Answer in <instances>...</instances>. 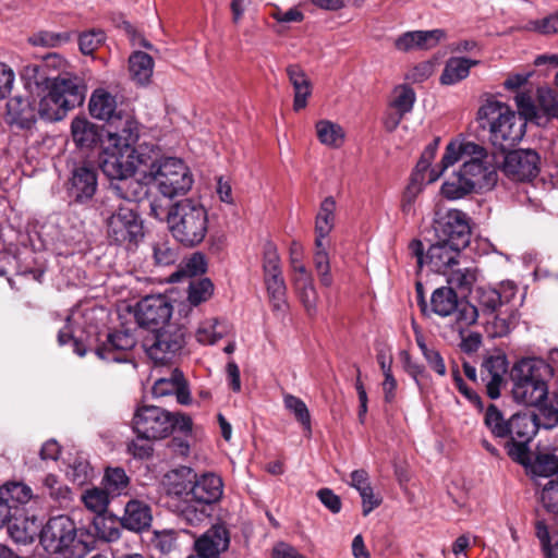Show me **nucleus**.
<instances>
[{"label": "nucleus", "mask_w": 558, "mask_h": 558, "mask_svg": "<svg viewBox=\"0 0 558 558\" xmlns=\"http://www.w3.org/2000/svg\"><path fill=\"white\" fill-rule=\"evenodd\" d=\"M526 465H530L534 476L550 477L558 473V457L554 453H538Z\"/></svg>", "instance_id": "44"}, {"label": "nucleus", "mask_w": 558, "mask_h": 558, "mask_svg": "<svg viewBox=\"0 0 558 558\" xmlns=\"http://www.w3.org/2000/svg\"><path fill=\"white\" fill-rule=\"evenodd\" d=\"M136 345L135 336L129 330H114L99 340L94 348L95 354L106 362H125L126 354Z\"/></svg>", "instance_id": "20"}, {"label": "nucleus", "mask_w": 558, "mask_h": 558, "mask_svg": "<svg viewBox=\"0 0 558 558\" xmlns=\"http://www.w3.org/2000/svg\"><path fill=\"white\" fill-rule=\"evenodd\" d=\"M484 422L496 438L508 439V456L513 461L526 465L530 460L529 444L537 434L539 426L536 415L515 413L506 420L502 412L495 404H490L486 409Z\"/></svg>", "instance_id": "2"}, {"label": "nucleus", "mask_w": 558, "mask_h": 558, "mask_svg": "<svg viewBox=\"0 0 558 558\" xmlns=\"http://www.w3.org/2000/svg\"><path fill=\"white\" fill-rule=\"evenodd\" d=\"M8 534L16 545H29L37 537L40 541L41 525H4Z\"/></svg>", "instance_id": "49"}, {"label": "nucleus", "mask_w": 558, "mask_h": 558, "mask_svg": "<svg viewBox=\"0 0 558 558\" xmlns=\"http://www.w3.org/2000/svg\"><path fill=\"white\" fill-rule=\"evenodd\" d=\"M506 373V361L500 356H489L484 360L481 367V378L486 385L487 395L490 399L500 396V387Z\"/></svg>", "instance_id": "27"}, {"label": "nucleus", "mask_w": 558, "mask_h": 558, "mask_svg": "<svg viewBox=\"0 0 558 558\" xmlns=\"http://www.w3.org/2000/svg\"><path fill=\"white\" fill-rule=\"evenodd\" d=\"M337 204L332 196L325 197L320 203L315 218V240L327 241L335 228Z\"/></svg>", "instance_id": "33"}, {"label": "nucleus", "mask_w": 558, "mask_h": 558, "mask_svg": "<svg viewBox=\"0 0 558 558\" xmlns=\"http://www.w3.org/2000/svg\"><path fill=\"white\" fill-rule=\"evenodd\" d=\"M66 475L74 484L83 486L92 480L93 469L86 459L76 458L69 465Z\"/></svg>", "instance_id": "53"}, {"label": "nucleus", "mask_w": 558, "mask_h": 558, "mask_svg": "<svg viewBox=\"0 0 558 558\" xmlns=\"http://www.w3.org/2000/svg\"><path fill=\"white\" fill-rule=\"evenodd\" d=\"M293 281L306 313L314 316L317 312L318 298L311 276L294 277Z\"/></svg>", "instance_id": "40"}, {"label": "nucleus", "mask_w": 558, "mask_h": 558, "mask_svg": "<svg viewBox=\"0 0 558 558\" xmlns=\"http://www.w3.org/2000/svg\"><path fill=\"white\" fill-rule=\"evenodd\" d=\"M225 332L226 326L223 324L217 319L207 320L198 327L196 339L203 344H214L223 337Z\"/></svg>", "instance_id": "52"}, {"label": "nucleus", "mask_w": 558, "mask_h": 558, "mask_svg": "<svg viewBox=\"0 0 558 558\" xmlns=\"http://www.w3.org/2000/svg\"><path fill=\"white\" fill-rule=\"evenodd\" d=\"M313 260L320 283L325 287H330L332 284V276L330 274L327 241L315 240V253Z\"/></svg>", "instance_id": "41"}, {"label": "nucleus", "mask_w": 558, "mask_h": 558, "mask_svg": "<svg viewBox=\"0 0 558 558\" xmlns=\"http://www.w3.org/2000/svg\"><path fill=\"white\" fill-rule=\"evenodd\" d=\"M0 496L7 504L15 506L20 512L19 506L27 504L33 498V492L22 482H11L0 487Z\"/></svg>", "instance_id": "39"}, {"label": "nucleus", "mask_w": 558, "mask_h": 558, "mask_svg": "<svg viewBox=\"0 0 558 558\" xmlns=\"http://www.w3.org/2000/svg\"><path fill=\"white\" fill-rule=\"evenodd\" d=\"M71 39L70 33L39 32L34 35L32 43L36 46L58 47Z\"/></svg>", "instance_id": "61"}, {"label": "nucleus", "mask_w": 558, "mask_h": 558, "mask_svg": "<svg viewBox=\"0 0 558 558\" xmlns=\"http://www.w3.org/2000/svg\"><path fill=\"white\" fill-rule=\"evenodd\" d=\"M316 134L318 141L328 147H340L345 137L344 130L338 123L329 120H320L316 123Z\"/></svg>", "instance_id": "38"}, {"label": "nucleus", "mask_w": 558, "mask_h": 558, "mask_svg": "<svg viewBox=\"0 0 558 558\" xmlns=\"http://www.w3.org/2000/svg\"><path fill=\"white\" fill-rule=\"evenodd\" d=\"M541 502L549 512H558V482L548 481L541 492Z\"/></svg>", "instance_id": "62"}, {"label": "nucleus", "mask_w": 558, "mask_h": 558, "mask_svg": "<svg viewBox=\"0 0 558 558\" xmlns=\"http://www.w3.org/2000/svg\"><path fill=\"white\" fill-rule=\"evenodd\" d=\"M433 229L435 236L441 241H448L456 246L466 247L470 244L471 227L468 215L459 209L437 211Z\"/></svg>", "instance_id": "16"}, {"label": "nucleus", "mask_w": 558, "mask_h": 558, "mask_svg": "<svg viewBox=\"0 0 558 558\" xmlns=\"http://www.w3.org/2000/svg\"><path fill=\"white\" fill-rule=\"evenodd\" d=\"M147 162L145 155L136 148L116 147L106 145L101 154L99 166L110 180L123 179L134 175L137 167Z\"/></svg>", "instance_id": "15"}, {"label": "nucleus", "mask_w": 558, "mask_h": 558, "mask_svg": "<svg viewBox=\"0 0 558 558\" xmlns=\"http://www.w3.org/2000/svg\"><path fill=\"white\" fill-rule=\"evenodd\" d=\"M71 135L80 148H92L101 140L100 128L85 117H76L71 122Z\"/></svg>", "instance_id": "31"}, {"label": "nucleus", "mask_w": 558, "mask_h": 558, "mask_svg": "<svg viewBox=\"0 0 558 558\" xmlns=\"http://www.w3.org/2000/svg\"><path fill=\"white\" fill-rule=\"evenodd\" d=\"M558 525H536V537L545 558H558Z\"/></svg>", "instance_id": "42"}, {"label": "nucleus", "mask_w": 558, "mask_h": 558, "mask_svg": "<svg viewBox=\"0 0 558 558\" xmlns=\"http://www.w3.org/2000/svg\"><path fill=\"white\" fill-rule=\"evenodd\" d=\"M434 72V64L430 61H424L416 65H414L412 69H410L407 73L404 78L412 83H422L425 82Z\"/></svg>", "instance_id": "63"}, {"label": "nucleus", "mask_w": 558, "mask_h": 558, "mask_svg": "<svg viewBox=\"0 0 558 558\" xmlns=\"http://www.w3.org/2000/svg\"><path fill=\"white\" fill-rule=\"evenodd\" d=\"M99 210L111 244L133 250L143 241L144 225L134 206L117 202L113 197H105Z\"/></svg>", "instance_id": "6"}, {"label": "nucleus", "mask_w": 558, "mask_h": 558, "mask_svg": "<svg viewBox=\"0 0 558 558\" xmlns=\"http://www.w3.org/2000/svg\"><path fill=\"white\" fill-rule=\"evenodd\" d=\"M464 246H456L448 241L436 239L427 252L424 251V245L421 240L414 239L409 243V254L416 259L418 269L424 265L429 266L430 270L438 274H447L454 265L459 264L461 251Z\"/></svg>", "instance_id": "12"}, {"label": "nucleus", "mask_w": 558, "mask_h": 558, "mask_svg": "<svg viewBox=\"0 0 558 558\" xmlns=\"http://www.w3.org/2000/svg\"><path fill=\"white\" fill-rule=\"evenodd\" d=\"M133 432L146 440H161L174 430L189 437L193 432V422L187 414L171 413L160 407H138L132 418Z\"/></svg>", "instance_id": "9"}, {"label": "nucleus", "mask_w": 558, "mask_h": 558, "mask_svg": "<svg viewBox=\"0 0 558 558\" xmlns=\"http://www.w3.org/2000/svg\"><path fill=\"white\" fill-rule=\"evenodd\" d=\"M482 146L470 141L452 140L448 143L440 163L429 172L428 182H434L451 166L468 157L469 154H478Z\"/></svg>", "instance_id": "23"}, {"label": "nucleus", "mask_w": 558, "mask_h": 558, "mask_svg": "<svg viewBox=\"0 0 558 558\" xmlns=\"http://www.w3.org/2000/svg\"><path fill=\"white\" fill-rule=\"evenodd\" d=\"M173 306L168 296L162 294L147 295L142 299L135 308V319L142 327L158 329L171 318Z\"/></svg>", "instance_id": "19"}, {"label": "nucleus", "mask_w": 558, "mask_h": 558, "mask_svg": "<svg viewBox=\"0 0 558 558\" xmlns=\"http://www.w3.org/2000/svg\"><path fill=\"white\" fill-rule=\"evenodd\" d=\"M515 294V287L511 283L502 284L501 290L490 287H478L476 289V299L481 308L488 313H494L499 306L510 302Z\"/></svg>", "instance_id": "28"}, {"label": "nucleus", "mask_w": 558, "mask_h": 558, "mask_svg": "<svg viewBox=\"0 0 558 558\" xmlns=\"http://www.w3.org/2000/svg\"><path fill=\"white\" fill-rule=\"evenodd\" d=\"M283 403L286 409L292 413L295 420L302 425L305 434L310 436L312 434V422L311 414L305 402L293 395H286L283 397Z\"/></svg>", "instance_id": "43"}, {"label": "nucleus", "mask_w": 558, "mask_h": 558, "mask_svg": "<svg viewBox=\"0 0 558 558\" xmlns=\"http://www.w3.org/2000/svg\"><path fill=\"white\" fill-rule=\"evenodd\" d=\"M7 122L19 129H31L36 122V109L28 98L12 97L7 102Z\"/></svg>", "instance_id": "26"}, {"label": "nucleus", "mask_w": 558, "mask_h": 558, "mask_svg": "<svg viewBox=\"0 0 558 558\" xmlns=\"http://www.w3.org/2000/svg\"><path fill=\"white\" fill-rule=\"evenodd\" d=\"M107 145L116 147L135 148V144L140 138L138 122L126 112H120L118 118H114L107 124Z\"/></svg>", "instance_id": "21"}, {"label": "nucleus", "mask_w": 558, "mask_h": 558, "mask_svg": "<svg viewBox=\"0 0 558 558\" xmlns=\"http://www.w3.org/2000/svg\"><path fill=\"white\" fill-rule=\"evenodd\" d=\"M184 384L183 373L174 368L169 378L162 377L155 381L151 392L155 397H165L179 390L180 385Z\"/></svg>", "instance_id": "50"}, {"label": "nucleus", "mask_w": 558, "mask_h": 558, "mask_svg": "<svg viewBox=\"0 0 558 558\" xmlns=\"http://www.w3.org/2000/svg\"><path fill=\"white\" fill-rule=\"evenodd\" d=\"M349 485L355 488L362 499L363 513L368 514L381 502V497L374 493L366 470H354L350 473Z\"/></svg>", "instance_id": "30"}, {"label": "nucleus", "mask_w": 558, "mask_h": 558, "mask_svg": "<svg viewBox=\"0 0 558 558\" xmlns=\"http://www.w3.org/2000/svg\"><path fill=\"white\" fill-rule=\"evenodd\" d=\"M519 112L525 121L527 119L538 121L537 100L534 101L526 93H519L514 97Z\"/></svg>", "instance_id": "60"}, {"label": "nucleus", "mask_w": 558, "mask_h": 558, "mask_svg": "<svg viewBox=\"0 0 558 558\" xmlns=\"http://www.w3.org/2000/svg\"><path fill=\"white\" fill-rule=\"evenodd\" d=\"M106 39V35L101 29H92L82 33L78 37V47L82 53L93 54Z\"/></svg>", "instance_id": "57"}, {"label": "nucleus", "mask_w": 558, "mask_h": 558, "mask_svg": "<svg viewBox=\"0 0 558 558\" xmlns=\"http://www.w3.org/2000/svg\"><path fill=\"white\" fill-rule=\"evenodd\" d=\"M289 82L293 87V109L300 111L307 105V99L312 95V83L304 70L298 64H290L286 69Z\"/></svg>", "instance_id": "29"}, {"label": "nucleus", "mask_w": 558, "mask_h": 558, "mask_svg": "<svg viewBox=\"0 0 558 558\" xmlns=\"http://www.w3.org/2000/svg\"><path fill=\"white\" fill-rule=\"evenodd\" d=\"M132 78L140 85L149 83L154 70L153 58L143 51H135L129 58Z\"/></svg>", "instance_id": "36"}, {"label": "nucleus", "mask_w": 558, "mask_h": 558, "mask_svg": "<svg viewBox=\"0 0 558 558\" xmlns=\"http://www.w3.org/2000/svg\"><path fill=\"white\" fill-rule=\"evenodd\" d=\"M477 63L478 61L470 60L466 58H450L446 62L444 71L440 75V83L444 85H453L459 83L469 76L471 68Z\"/></svg>", "instance_id": "35"}, {"label": "nucleus", "mask_w": 558, "mask_h": 558, "mask_svg": "<svg viewBox=\"0 0 558 558\" xmlns=\"http://www.w3.org/2000/svg\"><path fill=\"white\" fill-rule=\"evenodd\" d=\"M537 111L538 121L558 119V92L548 87L537 88Z\"/></svg>", "instance_id": "37"}, {"label": "nucleus", "mask_w": 558, "mask_h": 558, "mask_svg": "<svg viewBox=\"0 0 558 558\" xmlns=\"http://www.w3.org/2000/svg\"><path fill=\"white\" fill-rule=\"evenodd\" d=\"M39 102L37 113L46 121L62 120L66 113L81 106L85 99V87L72 74H59L37 82Z\"/></svg>", "instance_id": "4"}, {"label": "nucleus", "mask_w": 558, "mask_h": 558, "mask_svg": "<svg viewBox=\"0 0 558 558\" xmlns=\"http://www.w3.org/2000/svg\"><path fill=\"white\" fill-rule=\"evenodd\" d=\"M432 311L440 316L447 317L459 308L458 295L451 287H440L436 289L430 298Z\"/></svg>", "instance_id": "34"}, {"label": "nucleus", "mask_w": 558, "mask_h": 558, "mask_svg": "<svg viewBox=\"0 0 558 558\" xmlns=\"http://www.w3.org/2000/svg\"><path fill=\"white\" fill-rule=\"evenodd\" d=\"M120 535L116 525H41L40 545L61 558H83L96 547L97 541L110 543Z\"/></svg>", "instance_id": "1"}, {"label": "nucleus", "mask_w": 558, "mask_h": 558, "mask_svg": "<svg viewBox=\"0 0 558 558\" xmlns=\"http://www.w3.org/2000/svg\"><path fill=\"white\" fill-rule=\"evenodd\" d=\"M214 292V284L208 278L194 279L189 284V302L197 306L207 301Z\"/></svg>", "instance_id": "51"}, {"label": "nucleus", "mask_w": 558, "mask_h": 558, "mask_svg": "<svg viewBox=\"0 0 558 558\" xmlns=\"http://www.w3.org/2000/svg\"><path fill=\"white\" fill-rule=\"evenodd\" d=\"M173 477L182 482L172 483V492L177 495L191 493L198 506L187 505L182 514L186 523H203L208 518V507L217 502L223 492V483L215 473L197 475L191 468L182 466L173 471Z\"/></svg>", "instance_id": "3"}, {"label": "nucleus", "mask_w": 558, "mask_h": 558, "mask_svg": "<svg viewBox=\"0 0 558 558\" xmlns=\"http://www.w3.org/2000/svg\"><path fill=\"white\" fill-rule=\"evenodd\" d=\"M416 100L415 92L408 85H400L395 89V98L391 106L401 114L412 111Z\"/></svg>", "instance_id": "54"}, {"label": "nucleus", "mask_w": 558, "mask_h": 558, "mask_svg": "<svg viewBox=\"0 0 558 558\" xmlns=\"http://www.w3.org/2000/svg\"><path fill=\"white\" fill-rule=\"evenodd\" d=\"M539 160L533 149L511 150L505 155L501 171L512 181H531L539 172Z\"/></svg>", "instance_id": "18"}, {"label": "nucleus", "mask_w": 558, "mask_h": 558, "mask_svg": "<svg viewBox=\"0 0 558 558\" xmlns=\"http://www.w3.org/2000/svg\"><path fill=\"white\" fill-rule=\"evenodd\" d=\"M151 520V510L147 504L141 500H130L120 523H150Z\"/></svg>", "instance_id": "46"}, {"label": "nucleus", "mask_w": 558, "mask_h": 558, "mask_svg": "<svg viewBox=\"0 0 558 558\" xmlns=\"http://www.w3.org/2000/svg\"><path fill=\"white\" fill-rule=\"evenodd\" d=\"M155 263L160 266L172 265L177 260V251L167 241H158L153 245Z\"/></svg>", "instance_id": "58"}, {"label": "nucleus", "mask_w": 558, "mask_h": 558, "mask_svg": "<svg viewBox=\"0 0 558 558\" xmlns=\"http://www.w3.org/2000/svg\"><path fill=\"white\" fill-rule=\"evenodd\" d=\"M148 191L147 184L133 178V175L123 177V179L111 182V195H107L106 197H113L117 202L131 205V203H138L145 199L148 195Z\"/></svg>", "instance_id": "25"}, {"label": "nucleus", "mask_w": 558, "mask_h": 558, "mask_svg": "<svg viewBox=\"0 0 558 558\" xmlns=\"http://www.w3.org/2000/svg\"><path fill=\"white\" fill-rule=\"evenodd\" d=\"M88 107L92 117L104 120L107 124L123 112L118 110L116 97L101 88L92 94Z\"/></svg>", "instance_id": "32"}, {"label": "nucleus", "mask_w": 558, "mask_h": 558, "mask_svg": "<svg viewBox=\"0 0 558 558\" xmlns=\"http://www.w3.org/2000/svg\"><path fill=\"white\" fill-rule=\"evenodd\" d=\"M98 171L90 161L73 166L66 182L68 196L77 204L88 203L97 192Z\"/></svg>", "instance_id": "17"}, {"label": "nucleus", "mask_w": 558, "mask_h": 558, "mask_svg": "<svg viewBox=\"0 0 558 558\" xmlns=\"http://www.w3.org/2000/svg\"><path fill=\"white\" fill-rule=\"evenodd\" d=\"M109 493L106 489L93 488L87 490L83 496V501L87 509L96 514H102L109 504Z\"/></svg>", "instance_id": "55"}, {"label": "nucleus", "mask_w": 558, "mask_h": 558, "mask_svg": "<svg viewBox=\"0 0 558 558\" xmlns=\"http://www.w3.org/2000/svg\"><path fill=\"white\" fill-rule=\"evenodd\" d=\"M264 283L275 313H284L288 308L287 286L282 276L280 257L276 245L267 242L263 257Z\"/></svg>", "instance_id": "13"}, {"label": "nucleus", "mask_w": 558, "mask_h": 558, "mask_svg": "<svg viewBox=\"0 0 558 558\" xmlns=\"http://www.w3.org/2000/svg\"><path fill=\"white\" fill-rule=\"evenodd\" d=\"M519 322V313L517 310L500 311L492 320V329L494 337L507 336Z\"/></svg>", "instance_id": "47"}, {"label": "nucleus", "mask_w": 558, "mask_h": 558, "mask_svg": "<svg viewBox=\"0 0 558 558\" xmlns=\"http://www.w3.org/2000/svg\"><path fill=\"white\" fill-rule=\"evenodd\" d=\"M459 171L441 185V194L448 199H459L476 190H489L497 182L496 168L488 160L485 147L478 154H469Z\"/></svg>", "instance_id": "7"}, {"label": "nucleus", "mask_w": 558, "mask_h": 558, "mask_svg": "<svg viewBox=\"0 0 558 558\" xmlns=\"http://www.w3.org/2000/svg\"><path fill=\"white\" fill-rule=\"evenodd\" d=\"M524 27L542 35L555 34L558 32V11L542 19L530 20Z\"/></svg>", "instance_id": "56"}, {"label": "nucleus", "mask_w": 558, "mask_h": 558, "mask_svg": "<svg viewBox=\"0 0 558 558\" xmlns=\"http://www.w3.org/2000/svg\"><path fill=\"white\" fill-rule=\"evenodd\" d=\"M208 213L203 204L191 198L174 203L167 213L168 229L184 247H195L208 232Z\"/></svg>", "instance_id": "8"}, {"label": "nucleus", "mask_w": 558, "mask_h": 558, "mask_svg": "<svg viewBox=\"0 0 558 558\" xmlns=\"http://www.w3.org/2000/svg\"><path fill=\"white\" fill-rule=\"evenodd\" d=\"M446 38V32L440 28L430 31H409L402 33L393 40V47L400 52L412 50H429Z\"/></svg>", "instance_id": "22"}, {"label": "nucleus", "mask_w": 558, "mask_h": 558, "mask_svg": "<svg viewBox=\"0 0 558 558\" xmlns=\"http://www.w3.org/2000/svg\"><path fill=\"white\" fill-rule=\"evenodd\" d=\"M185 344L184 329L173 324H167L154 329L145 340L147 355L157 364L171 361Z\"/></svg>", "instance_id": "14"}, {"label": "nucleus", "mask_w": 558, "mask_h": 558, "mask_svg": "<svg viewBox=\"0 0 558 558\" xmlns=\"http://www.w3.org/2000/svg\"><path fill=\"white\" fill-rule=\"evenodd\" d=\"M230 535L226 525H211L196 542L195 549L204 558H219L228 549Z\"/></svg>", "instance_id": "24"}, {"label": "nucleus", "mask_w": 558, "mask_h": 558, "mask_svg": "<svg viewBox=\"0 0 558 558\" xmlns=\"http://www.w3.org/2000/svg\"><path fill=\"white\" fill-rule=\"evenodd\" d=\"M70 320L71 317L68 316L65 326L58 333V342L60 345H64L72 341L74 352L80 356H84L87 352V348L83 344V342L80 339L73 337L72 329L70 327Z\"/></svg>", "instance_id": "64"}, {"label": "nucleus", "mask_w": 558, "mask_h": 558, "mask_svg": "<svg viewBox=\"0 0 558 558\" xmlns=\"http://www.w3.org/2000/svg\"><path fill=\"white\" fill-rule=\"evenodd\" d=\"M448 274V283L451 288L459 289L463 292H470L472 286L477 279V270L474 267H465L458 269H450Z\"/></svg>", "instance_id": "48"}, {"label": "nucleus", "mask_w": 558, "mask_h": 558, "mask_svg": "<svg viewBox=\"0 0 558 558\" xmlns=\"http://www.w3.org/2000/svg\"><path fill=\"white\" fill-rule=\"evenodd\" d=\"M422 180L423 177L420 173H415L408 184L402 197L403 213L410 214L412 211L415 198L422 191Z\"/></svg>", "instance_id": "59"}, {"label": "nucleus", "mask_w": 558, "mask_h": 558, "mask_svg": "<svg viewBox=\"0 0 558 558\" xmlns=\"http://www.w3.org/2000/svg\"><path fill=\"white\" fill-rule=\"evenodd\" d=\"M549 365L539 359H522L511 369L513 400L525 407L542 404L548 395Z\"/></svg>", "instance_id": "10"}, {"label": "nucleus", "mask_w": 558, "mask_h": 558, "mask_svg": "<svg viewBox=\"0 0 558 558\" xmlns=\"http://www.w3.org/2000/svg\"><path fill=\"white\" fill-rule=\"evenodd\" d=\"M482 130L488 132L490 144L501 151L514 147L526 131L525 120L504 102L493 100L482 105L477 111Z\"/></svg>", "instance_id": "5"}, {"label": "nucleus", "mask_w": 558, "mask_h": 558, "mask_svg": "<svg viewBox=\"0 0 558 558\" xmlns=\"http://www.w3.org/2000/svg\"><path fill=\"white\" fill-rule=\"evenodd\" d=\"M149 175L157 183L160 193L169 198L185 194L193 185V177L186 165L175 157L154 161Z\"/></svg>", "instance_id": "11"}, {"label": "nucleus", "mask_w": 558, "mask_h": 558, "mask_svg": "<svg viewBox=\"0 0 558 558\" xmlns=\"http://www.w3.org/2000/svg\"><path fill=\"white\" fill-rule=\"evenodd\" d=\"M130 478L122 468H107L102 478L105 489L112 495H121L129 486Z\"/></svg>", "instance_id": "45"}]
</instances>
